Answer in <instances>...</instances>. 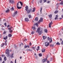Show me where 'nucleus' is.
I'll list each match as a JSON object with an SVG mask.
<instances>
[{
    "mask_svg": "<svg viewBox=\"0 0 63 63\" xmlns=\"http://www.w3.org/2000/svg\"><path fill=\"white\" fill-rule=\"evenodd\" d=\"M8 37H9L10 38L12 36V34H9L8 35Z\"/></svg>",
    "mask_w": 63,
    "mask_h": 63,
    "instance_id": "nucleus-11",
    "label": "nucleus"
},
{
    "mask_svg": "<svg viewBox=\"0 0 63 63\" xmlns=\"http://www.w3.org/2000/svg\"><path fill=\"white\" fill-rule=\"evenodd\" d=\"M19 3V2H18L17 4V7H18L19 6V5H18V3Z\"/></svg>",
    "mask_w": 63,
    "mask_h": 63,
    "instance_id": "nucleus-37",
    "label": "nucleus"
},
{
    "mask_svg": "<svg viewBox=\"0 0 63 63\" xmlns=\"http://www.w3.org/2000/svg\"><path fill=\"white\" fill-rule=\"evenodd\" d=\"M39 56H40L41 57V56H42V54H39Z\"/></svg>",
    "mask_w": 63,
    "mask_h": 63,
    "instance_id": "nucleus-36",
    "label": "nucleus"
},
{
    "mask_svg": "<svg viewBox=\"0 0 63 63\" xmlns=\"http://www.w3.org/2000/svg\"><path fill=\"white\" fill-rule=\"evenodd\" d=\"M49 3V1H48V2H47V3Z\"/></svg>",
    "mask_w": 63,
    "mask_h": 63,
    "instance_id": "nucleus-62",
    "label": "nucleus"
},
{
    "mask_svg": "<svg viewBox=\"0 0 63 63\" xmlns=\"http://www.w3.org/2000/svg\"><path fill=\"white\" fill-rule=\"evenodd\" d=\"M37 51H38L39 50H40V47L38 46L37 48L36 49Z\"/></svg>",
    "mask_w": 63,
    "mask_h": 63,
    "instance_id": "nucleus-19",
    "label": "nucleus"
},
{
    "mask_svg": "<svg viewBox=\"0 0 63 63\" xmlns=\"http://www.w3.org/2000/svg\"><path fill=\"white\" fill-rule=\"evenodd\" d=\"M14 53H12V54L10 55V57H11L12 58H13L14 57Z\"/></svg>",
    "mask_w": 63,
    "mask_h": 63,
    "instance_id": "nucleus-12",
    "label": "nucleus"
},
{
    "mask_svg": "<svg viewBox=\"0 0 63 63\" xmlns=\"http://www.w3.org/2000/svg\"><path fill=\"white\" fill-rule=\"evenodd\" d=\"M62 18H63V15L62 16Z\"/></svg>",
    "mask_w": 63,
    "mask_h": 63,
    "instance_id": "nucleus-64",
    "label": "nucleus"
},
{
    "mask_svg": "<svg viewBox=\"0 0 63 63\" xmlns=\"http://www.w3.org/2000/svg\"><path fill=\"white\" fill-rule=\"evenodd\" d=\"M32 29H33V30H36V28H35V26H33L32 27Z\"/></svg>",
    "mask_w": 63,
    "mask_h": 63,
    "instance_id": "nucleus-17",
    "label": "nucleus"
},
{
    "mask_svg": "<svg viewBox=\"0 0 63 63\" xmlns=\"http://www.w3.org/2000/svg\"><path fill=\"white\" fill-rule=\"evenodd\" d=\"M15 16H16V15L14 14H14H13V16H14V17Z\"/></svg>",
    "mask_w": 63,
    "mask_h": 63,
    "instance_id": "nucleus-45",
    "label": "nucleus"
},
{
    "mask_svg": "<svg viewBox=\"0 0 63 63\" xmlns=\"http://www.w3.org/2000/svg\"><path fill=\"white\" fill-rule=\"evenodd\" d=\"M60 4L61 5H63V2H61L60 3Z\"/></svg>",
    "mask_w": 63,
    "mask_h": 63,
    "instance_id": "nucleus-44",
    "label": "nucleus"
},
{
    "mask_svg": "<svg viewBox=\"0 0 63 63\" xmlns=\"http://www.w3.org/2000/svg\"><path fill=\"white\" fill-rule=\"evenodd\" d=\"M47 58H46H46H45L44 59H43L42 60V61L43 63H45V62H46V61H47Z\"/></svg>",
    "mask_w": 63,
    "mask_h": 63,
    "instance_id": "nucleus-7",
    "label": "nucleus"
},
{
    "mask_svg": "<svg viewBox=\"0 0 63 63\" xmlns=\"http://www.w3.org/2000/svg\"><path fill=\"white\" fill-rule=\"evenodd\" d=\"M56 45H60V44L59 42H58L56 43Z\"/></svg>",
    "mask_w": 63,
    "mask_h": 63,
    "instance_id": "nucleus-29",
    "label": "nucleus"
},
{
    "mask_svg": "<svg viewBox=\"0 0 63 63\" xmlns=\"http://www.w3.org/2000/svg\"><path fill=\"white\" fill-rule=\"evenodd\" d=\"M62 38H61V39H60V40L61 41L62 40Z\"/></svg>",
    "mask_w": 63,
    "mask_h": 63,
    "instance_id": "nucleus-59",
    "label": "nucleus"
},
{
    "mask_svg": "<svg viewBox=\"0 0 63 63\" xmlns=\"http://www.w3.org/2000/svg\"><path fill=\"white\" fill-rule=\"evenodd\" d=\"M5 53L7 54V56L9 57L10 56V51H9V49H7L6 50Z\"/></svg>",
    "mask_w": 63,
    "mask_h": 63,
    "instance_id": "nucleus-3",
    "label": "nucleus"
},
{
    "mask_svg": "<svg viewBox=\"0 0 63 63\" xmlns=\"http://www.w3.org/2000/svg\"><path fill=\"white\" fill-rule=\"evenodd\" d=\"M61 45H63V40L62 41V42L61 43Z\"/></svg>",
    "mask_w": 63,
    "mask_h": 63,
    "instance_id": "nucleus-46",
    "label": "nucleus"
},
{
    "mask_svg": "<svg viewBox=\"0 0 63 63\" xmlns=\"http://www.w3.org/2000/svg\"><path fill=\"white\" fill-rule=\"evenodd\" d=\"M9 2L12 4L14 3V1L13 0H9Z\"/></svg>",
    "mask_w": 63,
    "mask_h": 63,
    "instance_id": "nucleus-9",
    "label": "nucleus"
},
{
    "mask_svg": "<svg viewBox=\"0 0 63 63\" xmlns=\"http://www.w3.org/2000/svg\"><path fill=\"white\" fill-rule=\"evenodd\" d=\"M19 2V3H20L21 4V6H22L23 5V4H22V2L21 1H20Z\"/></svg>",
    "mask_w": 63,
    "mask_h": 63,
    "instance_id": "nucleus-25",
    "label": "nucleus"
},
{
    "mask_svg": "<svg viewBox=\"0 0 63 63\" xmlns=\"http://www.w3.org/2000/svg\"><path fill=\"white\" fill-rule=\"evenodd\" d=\"M6 32L5 31H4L3 32V34H6Z\"/></svg>",
    "mask_w": 63,
    "mask_h": 63,
    "instance_id": "nucleus-54",
    "label": "nucleus"
},
{
    "mask_svg": "<svg viewBox=\"0 0 63 63\" xmlns=\"http://www.w3.org/2000/svg\"><path fill=\"white\" fill-rule=\"evenodd\" d=\"M5 46H7V43H6V42L5 43Z\"/></svg>",
    "mask_w": 63,
    "mask_h": 63,
    "instance_id": "nucleus-63",
    "label": "nucleus"
},
{
    "mask_svg": "<svg viewBox=\"0 0 63 63\" xmlns=\"http://www.w3.org/2000/svg\"><path fill=\"white\" fill-rule=\"evenodd\" d=\"M2 45L4 46V45H5V44L3 43Z\"/></svg>",
    "mask_w": 63,
    "mask_h": 63,
    "instance_id": "nucleus-57",
    "label": "nucleus"
},
{
    "mask_svg": "<svg viewBox=\"0 0 63 63\" xmlns=\"http://www.w3.org/2000/svg\"><path fill=\"white\" fill-rule=\"evenodd\" d=\"M24 41H27V39H25V40H24Z\"/></svg>",
    "mask_w": 63,
    "mask_h": 63,
    "instance_id": "nucleus-55",
    "label": "nucleus"
},
{
    "mask_svg": "<svg viewBox=\"0 0 63 63\" xmlns=\"http://www.w3.org/2000/svg\"><path fill=\"white\" fill-rule=\"evenodd\" d=\"M42 0H40L39 1V2L40 3H42Z\"/></svg>",
    "mask_w": 63,
    "mask_h": 63,
    "instance_id": "nucleus-41",
    "label": "nucleus"
},
{
    "mask_svg": "<svg viewBox=\"0 0 63 63\" xmlns=\"http://www.w3.org/2000/svg\"><path fill=\"white\" fill-rule=\"evenodd\" d=\"M31 11V12H34L35 11V8L34 7L33 10L32 11V9L31 8L29 10H28L27 11V14H29L30 12Z\"/></svg>",
    "mask_w": 63,
    "mask_h": 63,
    "instance_id": "nucleus-1",
    "label": "nucleus"
},
{
    "mask_svg": "<svg viewBox=\"0 0 63 63\" xmlns=\"http://www.w3.org/2000/svg\"><path fill=\"white\" fill-rule=\"evenodd\" d=\"M48 16H49V18H50L51 19L52 15L51 14L48 15Z\"/></svg>",
    "mask_w": 63,
    "mask_h": 63,
    "instance_id": "nucleus-16",
    "label": "nucleus"
},
{
    "mask_svg": "<svg viewBox=\"0 0 63 63\" xmlns=\"http://www.w3.org/2000/svg\"><path fill=\"white\" fill-rule=\"evenodd\" d=\"M53 23V22H52V21H51L50 23L49 24L50 25H51Z\"/></svg>",
    "mask_w": 63,
    "mask_h": 63,
    "instance_id": "nucleus-35",
    "label": "nucleus"
},
{
    "mask_svg": "<svg viewBox=\"0 0 63 63\" xmlns=\"http://www.w3.org/2000/svg\"><path fill=\"white\" fill-rule=\"evenodd\" d=\"M9 11H10V10H9V9H8L6 11V13H8Z\"/></svg>",
    "mask_w": 63,
    "mask_h": 63,
    "instance_id": "nucleus-26",
    "label": "nucleus"
},
{
    "mask_svg": "<svg viewBox=\"0 0 63 63\" xmlns=\"http://www.w3.org/2000/svg\"><path fill=\"white\" fill-rule=\"evenodd\" d=\"M15 48H16V46H15Z\"/></svg>",
    "mask_w": 63,
    "mask_h": 63,
    "instance_id": "nucleus-61",
    "label": "nucleus"
},
{
    "mask_svg": "<svg viewBox=\"0 0 63 63\" xmlns=\"http://www.w3.org/2000/svg\"><path fill=\"white\" fill-rule=\"evenodd\" d=\"M2 63H5V61H3L2 62Z\"/></svg>",
    "mask_w": 63,
    "mask_h": 63,
    "instance_id": "nucleus-60",
    "label": "nucleus"
},
{
    "mask_svg": "<svg viewBox=\"0 0 63 63\" xmlns=\"http://www.w3.org/2000/svg\"><path fill=\"white\" fill-rule=\"evenodd\" d=\"M5 55H1V56L2 57H5Z\"/></svg>",
    "mask_w": 63,
    "mask_h": 63,
    "instance_id": "nucleus-38",
    "label": "nucleus"
},
{
    "mask_svg": "<svg viewBox=\"0 0 63 63\" xmlns=\"http://www.w3.org/2000/svg\"><path fill=\"white\" fill-rule=\"evenodd\" d=\"M3 46H4L3 45H1V47H3Z\"/></svg>",
    "mask_w": 63,
    "mask_h": 63,
    "instance_id": "nucleus-56",
    "label": "nucleus"
},
{
    "mask_svg": "<svg viewBox=\"0 0 63 63\" xmlns=\"http://www.w3.org/2000/svg\"><path fill=\"white\" fill-rule=\"evenodd\" d=\"M43 2L44 3H45L47 2V0H43Z\"/></svg>",
    "mask_w": 63,
    "mask_h": 63,
    "instance_id": "nucleus-39",
    "label": "nucleus"
},
{
    "mask_svg": "<svg viewBox=\"0 0 63 63\" xmlns=\"http://www.w3.org/2000/svg\"><path fill=\"white\" fill-rule=\"evenodd\" d=\"M27 50L28 51H32V50H30V49H27Z\"/></svg>",
    "mask_w": 63,
    "mask_h": 63,
    "instance_id": "nucleus-23",
    "label": "nucleus"
},
{
    "mask_svg": "<svg viewBox=\"0 0 63 63\" xmlns=\"http://www.w3.org/2000/svg\"><path fill=\"white\" fill-rule=\"evenodd\" d=\"M27 48V46L25 45L24 47V48Z\"/></svg>",
    "mask_w": 63,
    "mask_h": 63,
    "instance_id": "nucleus-40",
    "label": "nucleus"
},
{
    "mask_svg": "<svg viewBox=\"0 0 63 63\" xmlns=\"http://www.w3.org/2000/svg\"><path fill=\"white\" fill-rule=\"evenodd\" d=\"M51 25H50V24H49V28H51Z\"/></svg>",
    "mask_w": 63,
    "mask_h": 63,
    "instance_id": "nucleus-42",
    "label": "nucleus"
},
{
    "mask_svg": "<svg viewBox=\"0 0 63 63\" xmlns=\"http://www.w3.org/2000/svg\"><path fill=\"white\" fill-rule=\"evenodd\" d=\"M27 47H28V48H29L30 47H29V45H27Z\"/></svg>",
    "mask_w": 63,
    "mask_h": 63,
    "instance_id": "nucleus-49",
    "label": "nucleus"
},
{
    "mask_svg": "<svg viewBox=\"0 0 63 63\" xmlns=\"http://www.w3.org/2000/svg\"><path fill=\"white\" fill-rule=\"evenodd\" d=\"M43 40H45L47 38V37L46 36H43Z\"/></svg>",
    "mask_w": 63,
    "mask_h": 63,
    "instance_id": "nucleus-14",
    "label": "nucleus"
},
{
    "mask_svg": "<svg viewBox=\"0 0 63 63\" xmlns=\"http://www.w3.org/2000/svg\"><path fill=\"white\" fill-rule=\"evenodd\" d=\"M35 21H38V17H36L35 19Z\"/></svg>",
    "mask_w": 63,
    "mask_h": 63,
    "instance_id": "nucleus-20",
    "label": "nucleus"
},
{
    "mask_svg": "<svg viewBox=\"0 0 63 63\" xmlns=\"http://www.w3.org/2000/svg\"><path fill=\"white\" fill-rule=\"evenodd\" d=\"M17 13V11H16V12H15L14 13L15 15H16Z\"/></svg>",
    "mask_w": 63,
    "mask_h": 63,
    "instance_id": "nucleus-31",
    "label": "nucleus"
},
{
    "mask_svg": "<svg viewBox=\"0 0 63 63\" xmlns=\"http://www.w3.org/2000/svg\"><path fill=\"white\" fill-rule=\"evenodd\" d=\"M29 44H30V46H32V44H31V42H30Z\"/></svg>",
    "mask_w": 63,
    "mask_h": 63,
    "instance_id": "nucleus-47",
    "label": "nucleus"
},
{
    "mask_svg": "<svg viewBox=\"0 0 63 63\" xmlns=\"http://www.w3.org/2000/svg\"><path fill=\"white\" fill-rule=\"evenodd\" d=\"M42 7H41L40 8V13H41V14H42Z\"/></svg>",
    "mask_w": 63,
    "mask_h": 63,
    "instance_id": "nucleus-34",
    "label": "nucleus"
},
{
    "mask_svg": "<svg viewBox=\"0 0 63 63\" xmlns=\"http://www.w3.org/2000/svg\"><path fill=\"white\" fill-rule=\"evenodd\" d=\"M17 8L18 9H21V8H22V7H19V6H17Z\"/></svg>",
    "mask_w": 63,
    "mask_h": 63,
    "instance_id": "nucleus-24",
    "label": "nucleus"
},
{
    "mask_svg": "<svg viewBox=\"0 0 63 63\" xmlns=\"http://www.w3.org/2000/svg\"><path fill=\"white\" fill-rule=\"evenodd\" d=\"M45 47H48L49 45V43L47 42H46L45 43Z\"/></svg>",
    "mask_w": 63,
    "mask_h": 63,
    "instance_id": "nucleus-5",
    "label": "nucleus"
},
{
    "mask_svg": "<svg viewBox=\"0 0 63 63\" xmlns=\"http://www.w3.org/2000/svg\"><path fill=\"white\" fill-rule=\"evenodd\" d=\"M28 16L29 18H31V15H28Z\"/></svg>",
    "mask_w": 63,
    "mask_h": 63,
    "instance_id": "nucleus-27",
    "label": "nucleus"
},
{
    "mask_svg": "<svg viewBox=\"0 0 63 63\" xmlns=\"http://www.w3.org/2000/svg\"><path fill=\"white\" fill-rule=\"evenodd\" d=\"M11 10L12 11H14V8L13 7H12L11 8Z\"/></svg>",
    "mask_w": 63,
    "mask_h": 63,
    "instance_id": "nucleus-30",
    "label": "nucleus"
},
{
    "mask_svg": "<svg viewBox=\"0 0 63 63\" xmlns=\"http://www.w3.org/2000/svg\"><path fill=\"white\" fill-rule=\"evenodd\" d=\"M12 29H13V27H11L8 29V30H9V32L10 33H12L13 32V30H12Z\"/></svg>",
    "mask_w": 63,
    "mask_h": 63,
    "instance_id": "nucleus-4",
    "label": "nucleus"
},
{
    "mask_svg": "<svg viewBox=\"0 0 63 63\" xmlns=\"http://www.w3.org/2000/svg\"><path fill=\"white\" fill-rule=\"evenodd\" d=\"M2 58L0 57V61H2Z\"/></svg>",
    "mask_w": 63,
    "mask_h": 63,
    "instance_id": "nucleus-43",
    "label": "nucleus"
},
{
    "mask_svg": "<svg viewBox=\"0 0 63 63\" xmlns=\"http://www.w3.org/2000/svg\"><path fill=\"white\" fill-rule=\"evenodd\" d=\"M4 61H6V60H7V58H6V57H4Z\"/></svg>",
    "mask_w": 63,
    "mask_h": 63,
    "instance_id": "nucleus-28",
    "label": "nucleus"
},
{
    "mask_svg": "<svg viewBox=\"0 0 63 63\" xmlns=\"http://www.w3.org/2000/svg\"><path fill=\"white\" fill-rule=\"evenodd\" d=\"M40 28L39 27L38 28L36 32H38L39 35H41V34H42V33H43V32H42V30H41L40 31Z\"/></svg>",
    "mask_w": 63,
    "mask_h": 63,
    "instance_id": "nucleus-2",
    "label": "nucleus"
},
{
    "mask_svg": "<svg viewBox=\"0 0 63 63\" xmlns=\"http://www.w3.org/2000/svg\"><path fill=\"white\" fill-rule=\"evenodd\" d=\"M52 47H54V44H53L52 45Z\"/></svg>",
    "mask_w": 63,
    "mask_h": 63,
    "instance_id": "nucleus-52",
    "label": "nucleus"
},
{
    "mask_svg": "<svg viewBox=\"0 0 63 63\" xmlns=\"http://www.w3.org/2000/svg\"><path fill=\"white\" fill-rule=\"evenodd\" d=\"M4 25L5 26H7V25H6V23H4Z\"/></svg>",
    "mask_w": 63,
    "mask_h": 63,
    "instance_id": "nucleus-50",
    "label": "nucleus"
},
{
    "mask_svg": "<svg viewBox=\"0 0 63 63\" xmlns=\"http://www.w3.org/2000/svg\"><path fill=\"white\" fill-rule=\"evenodd\" d=\"M8 39V36H6L5 37H3V39L4 40H7V39Z\"/></svg>",
    "mask_w": 63,
    "mask_h": 63,
    "instance_id": "nucleus-18",
    "label": "nucleus"
},
{
    "mask_svg": "<svg viewBox=\"0 0 63 63\" xmlns=\"http://www.w3.org/2000/svg\"><path fill=\"white\" fill-rule=\"evenodd\" d=\"M10 63H13V62L12 61H11L10 62Z\"/></svg>",
    "mask_w": 63,
    "mask_h": 63,
    "instance_id": "nucleus-58",
    "label": "nucleus"
},
{
    "mask_svg": "<svg viewBox=\"0 0 63 63\" xmlns=\"http://www.w3.org/2000/svg\"><path fill=\"white\" fill-rule=\"evenodd\" d=\"M58 11L57 10H56L54 12V14H57L58 13Z\"/></svg>",
    "mask_w": 63,
    "mask_h": 63,
    "instance_id": "nucleus-32",
    "label": "nucleus"
},
{
    "mask_svg": "<svg viewBox=\"0 0 63 63\" xmlns=\"http://www.w3.org/2000/svg\"><path fill=\"white\" fill-rule=\"evenodd\" d=\"M25 10L26 11H27V10H28V6H26L25 7Z\"/></svg>",
    "mask_w": 63,
    "mask_h": 63,
    "instance_id": "nucleus-10",
    "label": "nucleus"
},
{
    "mask_svg": "<svg viewBox=\"0 0 63 63\" xmlns=\"http://www.w3.org/2000/svg\"><path fill=\"white\" fill-rule=\"evenodd\" d=\"M45 51V49H43V50H42V52H44Z\"/></svg>",
    "mask_w": 63,
    "mask_h": 63,
    "instance_id": "nucleus-21",
    "label": "nucleus"
},
{
    "mask_svg": "<svg viewBox=\"0 0 63 63\" xmlns=\"http://www.w3.org/2000/svg\"><path fill=\"white\" fill-rule=\"evenodd\" d=\"M34 32H31L32 34H34Z\"/></svg>",
    "mask_w": 63,
    "mask_h": 63,
    "instance_id": "nucleus-48",
    "label": "nucleus"
},
{
    "mask_svg": "<svg viewBox=\"0 0 63 63\" xmlns=\"http://www.w3.org/2000/svg\"><path fill=\"white\" fill-rule=\"evenodd\" d=\"M15 63H16V59L15 60Z\"/></svg>",
    "mask_w": 63,
    "mask_h": 63,
    "instance_id": "nucleus-51",
    "label": "nucleus"
},
{
    "mask_svg": "<svg viewBox=\"0 0 63 63\" xmlns=\"http://www.w3.org/2000/svg\"><path fill=\"white\" fill-rule=\"evenodd\" d=\"M44 31L45 33H47V29H45Z\"/></svg>",
    "mask_w": 63,
    "mask_h": 63,
    "instance_id": "nucleus-22",
    "label": "nucleus"
},
{
    "mask_svg": "<svg viewBox=\"0 0 63 63\" xmlns=\"http://www.w3.org/2000/svg\"><path fill=\"white\" fill-rule=\"evenodd\" d=\"M47 63H49V61H48L47 62Z\"/></svg>",
    "mask_w": 63,
    "mask_h": 63,
    "instance_id": "nucleus-53",
    "label": "nucleus"
},
{
    "mask_svg": "<svg viewBox=\"0 0 63 63\" xmlns=\"http://www.w3.org/2000/svg\"><path fill=\"white\" fill-rule=\"evenodd\" d=\"M43 18L41 17L40 20L39 21V22H43Z\"/></svg>",
    "mask_w": 63,
    "mask_h": 63,
    "instance_id": "nucleus-8",
    "label": "nucleus"
},
{
    "mask_svg": "<svg viewBox=\"0 0 63 63\" xmlns=\"http://www.w3.org/2000/svg\"><path fill=\"white\" fill-rule=\"evenodd\" d=\"M25 20L26 21H29V19H28V18H25Z\"/></svg>",
    "mask_w": 63,
    "mask_h": 63,
    "instance_id": "nucleus-13",
    "label": "nucleus"
},
{
    "mask_svg": "<svg viewBox=\"0 0 63 63\" xmlns=\"http://www.w3.org/2000/svg\"><path fill=\"white\" fill-rule=\"evenodd\" d=\"M32 49L33 50H34L35 49V47H32Z\"/></svg>",
    "mask_w": 63,
    "mask_h": 63,
    "instance_id": "nucleus-33",
    "label": "nucleus"
},
{
    "mask_svg": "<svg viewBox=\"0 0 63 63\" xmlns=\"http://www.w3.org/2000/svg\"><path fill=\"white\" fill-rule=\"evenodd\" d=\"M55 20H56V19L58 20V15H57L56 16V17L55 18Z\"/></svg>",
    "mask_w": 63,
    "mask_h": 63,
    "instance_id": "nucleus-15",
    "label": "nucleus"
},
{
    "mask_svg": "<svg viewBox=\"0 0 63 63\" xmlns=\"http://www.w3.org/2000/svg\"><path fill=\"white\" fill-rule=\"evenodd\" d=\"M47 40H48L49 41V43H51L52 42V39L51 38V37L50 38H50H49V37H48L47 38Z\"/></svg>",
    "mask_w": 63,
    "mask_h": 63,
    "instance_id": "nucleus-6",
    "label": "nucleus"
}]
</instances>
